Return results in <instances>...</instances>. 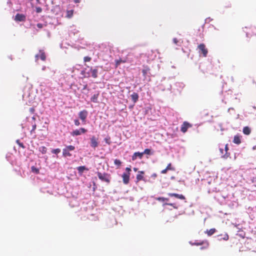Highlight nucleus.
Segmentation results:
<instances>
[{
    "label": "nucleus",
    "instance_id": "f257e3e1",
    "mask_svg": "<svg viewBox=\"0 0 256 256\" xmlns=\"http://www.w3.org/2000/svg\"><path fill=\"white\" fill-rule=\"evenodd\" d=\"M96 174L98 178L102 181L105 182L108 184L110 182L111 179V176L110 174L106 172L102 173L99 172H98Z\"/></svg>",
    "mask_w": 256,
    "mask_h": 256
},
{
    "label": "nucleus",
    "instance_id": "f03ea898",
    "mask_svg": "<svg viewBox=\"0 0 256 256\" xmlns=\"http://www.w3.org/2000/svg\"><path fill=\"white\" fill-rule=\"evenodd\" d=\"M199 53L202 54L204 57L207 56L208 50L204 44H200L198 46Z\"/></svg>",
    "mask_w": 256,
    "mask_h": 256
},
{
    "label": "nucleus",
    "instance_id": "7ed1b4c3",
    "mask_svg": "<svg viewBox=\"0 0 256 256\" xmlns=\"http://www.w3.org/2000/svg\"><path fill=\"white\" fill-rule=\"evenodd\" d=\"M90 145L94 149H96L98 146V138L95 136H92L90 138Z\"/></svg>",
    "mask_w": 256,
    "mask_h": 256
},
{
    "label": "nucleus",
    "instance_id": "20e7f679",
    "mask_svg": "<svg viewBox=\"0 0 256 256\" xmlns=\"http://www.w3.org/2000/svg\"><path fill=\"white\" fill-rule=\"evenodd\" d=\"M39 58L42 60L45 61L46 60V56L43 50H39V54H36L35 56V60L36 62H38Z\"/></svg>",
    "mask_w": 256,
    "mask_h": 256
},
{
    "label": "nucleus",
    "instance_id": "39448f33",
    "mask_svg": "<svg viewBox=\"0 0 256 256\" xmlns=\"http://www.w3.org/2000/svg\"><path fill=\"white\" fill-rule=\"evenodd\" d=\"M192 126V125L190 124L189 122H184L182 124V125L180 130L183 133H185L187 131L188 129L190 128H191Z\"/></svg>",
    "mask_w": 256,
    "mask_h": 256
},
{
    "label": "nucleus",
    "instance_id": "423d86ee",
    "mask_svg": "<svg viewBox=\"0 0 256 256\" xmlns=\"http://www.w3.org/2000/svg\"><path fill=\"white\" fill-rule=\"evenodd\" d=\"M87 130L84 128H82L80 130H76L72 132V135L73 136H79L81 134L86 133Z\"/></svg>",
    "mask_w": 256,
    "mask_h": 256
},
{
    "label": "nucleus",
    "instance_id": "0eeeda50",
    "mask_svg": "<svg viewBox=\"0 0 256 256\" xmlns=\"http://www.w3.org/2000/svg\"><path fill=\"white\" fill-rule=\"evenodd\" d=\"M88 112L86 110H83L79 112L78 116L80 120L82 121H85L88 116Z\"/></svg>",
    "mask_w": 256,
    "mask_h": 256
},
{
    "label": "nucleus",
    "instance_id": "6e6552de",
    "mask_svg": "<svg viewBox=\"0 0 256 256\" xmlns=\"http://www.w3.org/2000/svg\"><path fill=\"white\" fill-rule=\"evenodd\" d=\"M26 16L21 14H17L15 16L14 20L18 22H24L26 20Z\"/></svg>",
    "mask_w": 256,
    "mask_h": 256
},
{
    "label": "nucleus",
    "instance_id": "1a4fd4ad",
    "mask_svg": "<svg viewBox=\"0 0 256 256\" xmlns=\"http://www.w3.org/2000/svg\"><path fill=\"white\" fill-rule=\"evenodd\" d=\"M130 174L126 173H124L122 174L123 182L124 184H127L129 182Z\"/></svg>",
    "mask_w": 256,
    "mask_h": 256
},
{
    "label": "nucleus",
    "instance_id": "9d476101",
    "mask_svg": "<svg viewBox=\"0 0 256 256\" xmlns=\"http://www.w3.org/2000/svg\"><path fill=\"white\" fill-rule=\"evenodd\" d=\"M168 195L170 197H175L177 198L180 199V200H185V196H183L182 194H178L175 193H168Z\"/></svg>",
    "mask_w": 256,
    "mask_h": 256
},
{
    "label": "nucleus",
    "instance_id": "9b49d317",
    "mask_svg": "<svg viewBox=\"0 0 256 256\" xmlns=\"http://www.w3.org/2000/svg\"><path fill=\"white\" fill-rule=\"evenodd\" d=\"M144 155V153L140 152H136L132 156V160H135L138 158L141 159Z\"/></svg>",
    "mask_w": 256,
    "mask_h": 256
},
{
    "label": "nucleus",
    "instance_id": "f8f14e48",
    "mask_svg": "<svg viewBox=\"0 0 256 256\" xmlns=\"http://www.w3.org/2000/svg\"><path fill=\"white\" fill-rule=\"evenodd\" d=\"M144 174V171H139L138 172V174L136 175V182H138L140 180H144V178L143 174Z\"/></svg>",
    "mask_w": 256,
    "mask_h": 256
},
{
    "label": "nucleus",
    "instance_id": "ddd939ff",
    "mask_svg": "<svg viewBox=\"0 0 256 256\" xmlns=\"http://www.w3.org/2000/svg\"><path fill=\"white\" fill-rule=\"evenodd\" d=\"M90 72L92 74V78H98V70L96 68H91L90 69Z\"/></svg>",
    "mask_w": 256,
    "mask_h": 256
},
{
    "label": "nucleus",
    "instance_id": "4468645a",
    "mask_svg": "<svg viewBox=\"0 0 256 256\" xmlns=\"http://www.w3.org/2000/svg\"><path fill=\"white\" fill-rule=\"evenodd\" d=\"M218 237L219 238L220 240H228L229 238V236L227 233H225L224 234H220L218 235Z\"/></svg>",
    "mask_w": 256,
    "mask_h": 256
},
{
    "label": "nucleus",
    "instance_id": "2eb2a0df",
    "mask_svg": "<svg viewBox=\"0 0 256 256\" xmlns=\"http://www.w3.org/2000/svg\"><path fill=\"white\" fill-rule=\"evenodd\" d=\"M131 98L134 103H136L138 99V95L136 92H133L130 96Z\"/></svg>",
    "mask_w": 256,
    "mask_h": 256
},
{
    "label": "nucleus",
    "instance_id": "dca6fc26",
    "mask_svg": "<svg viewBox=\"0 0 256 256\" xmlns=\"http://www.w3.org/2000/svg\"><path fill=\"white\" fill-rule=\"evenodd\" d=\"M216 230L214 228H211L209 230H206L205 233L207 234L208 236H211L216 232Z\"/></svg>",
    "mask_w": 256,
    "mask_h": 256
},
{
    "label": "nucleus",
    "instance_id": "f3484780",
    "mask_svg": "<svg viewBox=\"0 0 256 256\" xmlns=\"http://www.w3.org/2000/svg\"><path fill=\"white\" fill-rule=\"evenodd\" d=\"M233 142L237 144H239L241 143L240 137L238 135L235 136L234 138Z\"/></svg>",
    "mask_w": 256,
    "mask_h": 256
},
{
    "label": "nucleus",
    "instance_id": "a211bd4d",
    "mask_svg": "<svg viewBox=\"0 0 256 256\" xmlns=\"http://www.w3.org/2000/svg\"><path fill=\"white\" fill-rule=\"evenodd\" d=\"M242 132L244 134L249 135L251 132V130L248 126H244Z\"/></svg>",
    "mask_w": 256,
    "mask_h": 256
},
{
    "label": "nucleus",
    "instance_id": "6ab92c4d",
    "mask_svg": "<svg viewBox=\"0 0 256 256\" xmlns=\"http://www.w3.org/2000/svg\"><path fill=\"white\" fill-rule=\"evenodd\" d=\"M144 68L142 70V75L144 77L146 76L147 74L150 71V68L148 66H144Z\"/></svg>",
    "mask_w": 256,
    "mask_h": 256
},
{
    "label": "nucleus",
    "instance_id": "aec40b11",
    "mask_svg": "<svg viewBox=\"0 0 256 256\" xmlns=\"http://www.w3.org/2000/svg\"><path fill=\"white\" fill-rule=\"evenodd\" d=\"M204 246L200 248V250L207 249L210 246L209 242L208 240H203Z\"/></svg>",
    "mask_w": 256,
    "mask_h": 256
},
{
    "label": "nucleus",
    "instance_id": "412c9836",
    "mask_svg": "<svg viewBox=\"0 0 256 256\" xmlns=\"http://www.w3.org/2000/svg\"><path fill=\"white\" fill-rule=\"evenodd\" d=\"M77 170L80 174H82L84 170H88V169L85 166H80L77 168Z\"/></svg>",
    "mask_w": 256,
    "mask_h": 256
},
{
    "label": "nucleus",
    "instance_id": "4be33fe9",
    "mask_svg": "<svg viewBox=\"0 0 256 256\" xmlns=\"http://www.w3.org/2000/svg\"><path fill=\"white\" fill-rule=\"evenodd\" d=\"M62 154L65 157L72 156V154L70 152V151L66 148H64L62 150Z\"/></svg>",
    "mask_w": 256,
    "mask_h": 256
},
{
    "label": "nucleus",
    "instance_id": "5701e85b",
    "mask_svg": "<svg viewBox=\"0 0 256 256\" xmlns=\"http://www.w3.org/2000/svg\"><path fill=\"white\" fill-rule=\"evenodd\" d=\"M98 96H99V94H94L91 98V101L94 103L98 102Z\"/></svg>",
    "mask_w": 256,
    "mask_h": 256
},
{
    "label": "nucleus",
    "instance_id": "b1692460",
    "mask_svg": "<svg viewBox=\"0 0 256 256\" xmlns=\"http://www.w3.org/2000/svg\"><path fill=\"white\" fill-rule=\"evenodd\" d=\"M39 151L42 154H45L47 152V148L46 146H42L39 148Z\"/></svg>",
    "mask_w": 256,
    "mask_h": 256
},
{
    "label": "nucleus",
    "instance_id": "393cba45",
    "mask_svg": "<svg viewBox=\"0 0 256 256\" xmlns=\"http://www.w3.org/2000/svg\"><path fill=\"white\" fill-rule=\"evenodd\" d=\"M126 62L125 60H123L121 59L116 60V67H118L121 63H124Z\"/></svg>",
    "mask_w": 256,
    "mask_h": 256
},
{
    "label": "nucleus",
    "instance_id": "a878e982",
    "mask_svg": "<svg viewBox=\"0 0 256 256\" xmlns=\"http://www.w3.org/2000/svg\"><path fill=\"white\" fill-rule=\"evenodd\" d=\"M104 140L107 144L109 145L110 144L112 143L110 137V136H107L106 138H105Z\"/></svg>",
    "mask_w": 256,
    "mask_h": 256
},
{
    "label": "nucleus",
    "instance_id": "bb28decb",
    "mask_svg": "<svg viewBox=\"0 0 256 256\" xmlns=\"http://www.w3.org/2000/svg\"><path fill=\"white\" fill-rule=\"evenodd\" d=\"M73 15V10H68L66 12V17L68 18H70Z\"/></svg>",
    "mask_w": 256,
    "mask_h": 256
},
{
    "label": "nucleus",
    "instance_id": "cd10ccee",
    "mask_svg": "<svg viewBox=\"0 0 256 256\" xmlns=\"http://www.w3.org/2000/svg\"><path fill=\"white\" fill-rule=\"evenodd\" d=\"M172 40L174 43L178 46H180L182 42L178 40L176 38H174Z\"/></svg>",
    "mask_w": 256,
    "mask_h": 256
},
{
    "label": "nucleus",
    "instance_id": "c85d7f7f",
    "mask_svg": "<svg viewBox=\"0 0 256 256\" xmlns=\"http://www.w3.org/2000/svg\"><path fill=\"white\" fill-rule=\"evenodd\" d=\"M36 124L35 122H34V124H33L32 126V129L30 132V134L35 132V130L36 129Z\"/></svg>",
    "mask_w": 256,
    "mask_h": 256
},
{
    "label": "nucleus",
    "instance_id": "c756f323",
    "mask_svg": "<svg viewBox=\"0 0 256 256\" xmlns=\"http://www.w3.org/2000/svg\"><path fill=\"white\" fill-rule=\"evenodd\" d=\"M66 148L68 150V151H72L75 150V147L73 146L70 145L66 146Z\"/></svg>",
    "mask_w": 256,
    "mask_h": 256
},
{
    "label": "nucleus",
    "instance_id": "7c9ffc66",
    "mask_svg": "<svg viewBox=\"0 0 256 256\" xmlns=\"http://www.w3.org/2000/svg\"><path fill=\"white\" fill-rule=\"evenodd\" d=\"M31 169H32V171L33 172H34L36 174L39 173V170L38 168H36L35 166H32Z\"/></svg>",
    "mask_w": 256,
    "mask_h": 256
},
{
    "label": "nucleus",
    "instance_id": "2f4dec72",
    "mask_svg": "<svg viewBox=\"0 0 256 256\" xmlns=\"http://www.w3.org/2000/svg\"><path fill=\"white\" fill-rule=\"evenodd\" d=\"M114 164L118 166H120L122 164V162L120 160L116 159L114 161Z\"/></svg>",
    "mask_w": 256,
    "mask_h": 256
},
{
    "label": "nucleus",
    "instance_id": "473e14b6",
    "mask_svg": "<svg viewBox=\"0 0 256 256\" xmlns=\"http://www.w3.org/2000/svg\"><path fill=\"white\" fill-rule=\"evenodd\" d=\"M166 168L168 170H174V168H172V164L171 163H170L168 164V166H166Z\"/></svg>",
    "mask_w": 256,
    "mask_h": 256
},
{
    "label": "nucleus",
    "instance_id": "72a5a7b5",
    "mask_svg": "<svg viewBox=\"0 0 256 256\" xmlns=\"http://www.w3.org/2000/svg\"><path fill=\"white\" fill-rule=\"evenodd\" d=\"M60 152V148L54 149L52 150V154H58Z\"/></svg>",
    "mask_w": 256,
    "mask_h": 256
},
{
    "label": "nucleus",
    "instance_id": "f704fd0d",
    "mask_svg": "<svg viewBox=\"0 0 256 256\" xmlns=\"http://www.w3.org/2000/svg\"><path fill=\"white\" fill-rule=\"evenodd\" d=\"M16 142L18 144V146L20 147L23 148H25V146H24V144L22 142H21L19 140H16Z\"/></svg>",
    "mask_w": 256,
    "mask_h": 256
},
{
    "label": "nucleus",
    "instance_id": "c9c22d12",
    "mask_svg": "<svg viewBox=\"0 0 256 256\" xmlns=\"http://www.w3.org/2000/svg\"><path fill=\"white\" fill-rule=\"evenodd\" d=\"M157 200L159 201H161V202H164L165 200H168V198H163V197H159L158 198H157Z\"/></svg>",
    "mask_w": 256,
    "mask_h": 256
},
{
    "label": "nucleus",
    "instance_id": "e433bc0d",
    "mask_svg": "<svg viewBox=\"0 0 256 256\" xmlns=\"http://www.w3.org/2000/svg\"><path fill=\"white\" fill-rule=\"evenodd\" d=\"M92 60V58L90 56H84V62H90Z\"/></svg>",
    "mask_w": 256,
    "mask_h": 256
},
{
    "label": "nucleus",
    "instance_id": "4c0bfd02",
    "mask_svg": "<svg viewBox=\"0 0 256 256\" xmlns=\"http://www.w3.org/2000/svg\"><path fill=\"white\" fill-rule=\"evenodd\" d=\"M144 154H150V150L148 148H146L144 150V152H142Z\"/></svg>",
    "mask_w": 256,
    "mask_h": 256
},
{
    "label": "nucleus",
    "instance_id": "58836bf2",
    "mask_svg": "<svg viewBox=\"0 0 256 256\" xmlns=\"http://www.w3.org/2000/svg\"><path fill=\"white\" fill-rule=\"evenodd\" d=\"M193 245H195V246H200V245H202L203 244V241L200 242H194L192 244Z\"/></svg>",
    "mask_w": 256,
    "mask_h": 256
},
{
    "label": "nucleus",
    "instance_id": "ea45409f",
    "mask_svg": "<svg viewBox=\"0 0 256 256\" xmlns=\"http://www.w3.org/2000/svg\"><path fill=\"white\" fill-rule=\"evenodd\" d=\"M36 26L38 28L41 29L43 28L44 25L42 24L39 23L36 24Z\"/></svg>",
    "mask_w": 256,
    "mask_h": 256
},
{
    "label": "nucleus",
    "instance_id": "a19ab883",
    "mask_svg": "<svg viewBox=\"0 0 256 256\" xmlns=\"http://www.w3.org/2000/svg\"><path fill=\"white\" fill-rule=\"evenodd\" d=\"M74 124L76 126H78L80 124V122L78 120H74Z\"/></svg>",
    "mask_w": 256,
    "mask_h": 256
},
{
    "label": "nucleus",
    "instance_id": "79ce46f5",
    "mask_svg": "<svg viewBox=\"0 0 256 256\" xmlns=\"http://www.w3.org/2000/svg\"><path fill=\"white\" fill-rule=\"evenodd\" d=\"M126 170L127 172L126 174H130V172H131V168H126Z\"/></svg>",
    "mask_w": 256,
    "mask_h": 256
},
{
    "label": "nucleus",
    "instance_id": "37998d69",
    "mask_svg": "<svg viewBox=\"0 0 256 256\" xmlns=\"http://www.w3.org/2000/svg\"><path fill=\"white\" fill-rule=\"evenodd\" d=\"M168 171V170L166 168L165 169L162 170L161 173L162 174H165Z\"/></svg>",
    "mask_w": 256,
    "mask_h": 256
},
{
    "label": "nucleus",
    "instance_id": "c03bdc74",
    "mask_svg": "<svg viewBox=\"0 0 256 256\" xmlns=\"http://www.w3.org/2000/svg\"><path fill=\"white\" fill-rule=\"evenodd\" d=\"M29 110L32 114H33L35 111V109L34 108H30Z\"/></svg>",
    "mask_w": 256,
    "mask_h": 256
},
{
    "label": "nucleus",
    "instance_id": "a18cd8bd",
    "mask_svg": "<svg viewBox=\"0 0 256 256\" xmlns=\"http://www.w3.org/2000/svg\"><path fill=\"white\" fill-rule=\"evenodd\" d=\"M42 12V9H41V8H36V12Z\"/></svg>",
    "mask_w": 256,
    "mask_h": 256
},
{
    "label": "nucleus",
    "instance_id": "49530a36",
    "mask_svg": "<svg viewBox=\"0 0 256 256\" xmlns=\"http://www.w3.org/2000/svg\"><path fill=\"white\" fill-rule=\"evenodd\" d=\"M224 148H225V150L226 152H227L228 150V144H226V146H225V147H224Z\"/></svg>",
    "mask_w": 256,
    "mask_h": 256
},
{
    "label": "nucleus",
    "instance_id": "de8ad7c7",
    "mask_svg": "<svg viewBox=\"0 0 256 256\" xmlns=\"http://www.w3.org/2000/svg\"><path fill=\"white\" fill-rule=\"evenodd\" d=\"M81 0H74L75 3H79L80 2Z\"/></svg>",
    "mask_w": 256,
    "mask_h": 256
},
{
    "label": "nucleus",
    "instance_id": "09e8293b",
    "mask_svg": "<svg viewBox=\"0 0 256 256\" xmlns=\"http://www.w3.org/2000/svg\"><path fill=\"white\" fill-rule=\"evenodd\" d=\"M166 204L169 205V206H173L174 208H176V207H175V206H174V204H171V203H170V204Z\"/></svg>",
    "mask_w": 256,
    "mask_h": 256
},
{
    "label": "nucleus",
    "instance_id": "8fccbe9b",
    "mask_svg": "<svg viewBox=\"0 0 256 256\" xmlns=\"http://www.w3.org/2000/svg\"><path fill=\"white\" fill-rule=\"evenodd\" d=\"M86 87H87V85H84V88H83V90L86 89Z\"/></svg>",
    "mask_w": 256,
    "mask_h": 256
},
{
    "label": "nucleus",
    "instance_id": "3c124183",
    "mask_svg": "<svg viewBox=\"0 0 256 256\" xmlns=\"http://www.w3.org/2000/svg\"><path fill=\"white\" fill-rule=\"evenodd\" d=\"M32 120H34V121H35L36 120V118L34 116H33L32 118Z\"/></svg>",
    "mask_w": 256,
    "mask_h": 256
},
{
    "label": "nucleus",
    "instance_id": "603ef678",
    "mask_svg": "<svg viewBox=\"0 0 256 256\" xmlns=\"http://www.w3.org/2000/svg\"><path fill=\"white\" fill-rule=\"evenodd\" d=\"M134 170L135 171V172H136L137 170H138V168H134Z\"/></svg>",
    "mask_w": 256,
    "mask_h": 256
},
{
    "label": "nucleus",
    "instance_id": "864d4df0",
    "mask_svg": "<svg viewBox=\"0 0 256 256\" xmlns=\"http://www.w3.org/2000/svg\"><path fill=\"white\" fill-rule=\"evenodd\" d=\"M220 152H221L222 153V152H223V150H222V148H220Z\"/></svg>",
    "mask_w": 256,
    "mask_h": 256
}]
</instances>
